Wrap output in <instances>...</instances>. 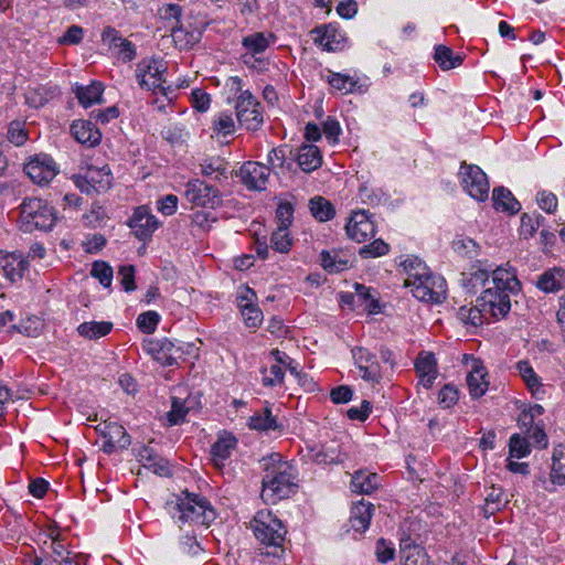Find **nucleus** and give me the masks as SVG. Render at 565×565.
I'll return each mask as SVG.
<instances>
[{"label":"nucleus","mask_w":565,"mask_h":565,"mask_svg":"<svg viewBox=\"0 0 565 565\" xmlns=\"http://www.w3.org/2000/svg\"><path fill=\"white\" fill-rule=\"evenodd\" d=\"M276 41V35L273 32H254L245 35L242 39V46L245 53L242 54L244 64L249 67H255V63L260 61L256 55L263 54Z\"/></svg>","instance_id":"obj_12"},{"label":"nucleus","mask_w":565,"mask_h":565,"mask_svg":"<svg viewBox=\"0 0 565 565\" xmlns=\"http://www.w3.org/2000/svg\"><path fill=\"white\" fill-rule=\"evenodd\" d=\"M237 439L231 433L224 431L211 448L212 460L217 468L224 466L232 452L236 449Z\"/></svg>","instance_id":"obj_26"},{"label":"nucleus","mask_w":565,"mask_h":565,"mask_svg":"<svg viewBox=\"0 0 565 565\" xmlns=\"http://www.w3.org/2000/svg\"><path fill=\"white\" fill-rule=\"evenodd\" d=\"M250 526L262 545L284 552L287 529L273 511L267 509L258 511L250 521Z\"/></svg>","instance_id":"obj_4"},{"label":"nucleus","mask_w":565,"mask_h":565,"mask_svg":"<svg viewBox=\"0 0 565 565\" xmlns=\"http://www.w3.org/2000/svg\"><path fill=\"white\" fill-rule=\"evenodd\" d=\"M459 175L465 191L471 198L480 202L488 199L490 184L487 174L478 166L462 162Z\"/></svg>","instance_id":"obj_8"},{"label":"nucleus","mask_w":565,"mask_h":565,"mask_svg":"<svg viewBox=\"0 0 565 565\" xmlns=\"http://www.w3.org/2000/svg\"><path fill=\"white\" fill-rule=\"evenodd\" d=\"M113 329V323L107 321H89L78 326V333L86 339H99L107 335Z\"/></svg>","instance_id":"obj_40"},{"label":"nucleus","mask_w":565,"mask_h":565,"mask_svg":"<svg viewBox=\"0 0 565 565\" xmlns=\"http://www.w3.org/2000/svg\"><path fill=\"white\" fill-rule=\"evenodd\" d=\"M312 459L318 465H332L340 461V452L334 447H324L312 455Z\"/></svg>","instance_id":"obj_56"},{"label":"nucleus","mask_w":565,"mask_h":565,"mask_svg":"<svg viewBox=\"0 0 565 565\" xmlns=\"http://www.w3.org/2000/svg\"><path fill=\"white\" fill-rule=\"evenodd\" d=\"M414 367L419 380V384L425 388H430L438 376L437 360L431 352L422 351L415 362Z\"/></svg>","instance_id":"obj_23"},{"label":"nucleus","mask_w":565,"mask_h":565,"mask_svg":"<svg viewBox=\"0 0 565 565\" xmlns=\"http://www.w3.org/2000/svg\"><path fill=\"white\" fill-rule=\"evenodd\" d=\"M326 79L332 88L343 94L352 93L358 84L355 77L332 71H328Z\"/></svg>","instance_id":"obj_43"},{"label":"nucleus","mask_w":565,"mask_h":565,"mask_svg":"<svg viewBox=\"0 0 565 565\" xmlns=\"http://www.w3.org/2000/svg\"><path fill=\"white\" fill-rule=\"evenodd\" d=\"M374 505L371 502L361 500L351 509L350 525L355 532H365L369 529Z\"/></svg>","instance_id":"obj_28"},{"label":"nucleus","mask_w":565,"mask_h":565,"mask_svg":"<svg viewBox=\"0 0 565 565\" xmlns=\"http://www.w3.org/2000/svg\"><path fill=\"white\" fill-rule=\"evenodd\" d=\"M552 460V482L565 484V445H558L554 448Z\"/></svg>","instance_id":"obj_45"},{"label":"nucleus","mask_w":565,"mask_h":565,"mask_svg":"<svg viewBox=\"0 0 565 565\" xmlns=\"http://www.w3.org/2000/svg\"><path fill=\"white\" fill-rule=\"evenodd\" d=\"M406 277L404 279V286L407 288H412L422 278L431 274L429 268L426 266L424 262L418 259L417 257H409L402 263Z\"/></svg>","instance_id":"obj_32"},{"label":"nucleus","mask_w":565,"mask_h":565,"mask_svg":"<svg viewBox=\"0 0 565 565\" xmlns=\"http://www.w3.org/2000/svg\"><path fill=\"white\" fill-rule=\"evenodd\" d=\"M172 509V518L180 526H209L216 518L215 510L204 497L189 492L178 497Z\"/></svg>","instance_id":"obj_3"},{"label":"nucleus","mask_w":565,"mask_h":565,"mask_svg":"<svg viewBox=\"0 0 565 565\" xmlns=\"http://www.w3.org/2000/svg\"><path fill=\"white\" fill-rule=\"evenodd\" d=\"M96 430L104 438L103 450L107 454L126 449L130 445V436L122 425L114 422H104L96 427Z\"/></svg>","instance_id":"obj_15"},{"label":"nucleus","mask_w":565,"mask_h":565,"mask_svg":"<svg viewBox=\"0 0 565 565\" xmlns=\"http://www.w3.org/2000/svg\"><path fill=\"white\" fill-rule=\"evenodd\" d=\"M321 265L329 273H339L349 268L350 259L339 252L322 250L320 254Z\"/></svg>","instance_id":"obj_37"},{"label":"nucleus","mask_w":565,"mask_h":565,"mask_svg":"<svg viewBox=\"0 0 565 565\" xmlns=\"http://www.w3.org/2000/svg\"><path fill=\"white\" fill-rule=\"evenodd\" d=\"M526 435L527 440H532L533 445L539 448H546L547 446V436L543 430L542 426L539 424H527Z\"/></svg>","instance_id":"obj_59"},{"label":"nucleus","mask_w":565,"mask_h":565,"mask_svg":"<svg viewBox=\"0 0 565 565\" xmlns=\"http://www.w3.org/2000/svg\"><path fill=\"white\" fill-rule=\"evenodd\" d=\"M213 134L226 137L235 131V121L231 114L220 113L212 121Z\"/></svg>","instance_id":"obj_50"},{"label":"nucleus","mask_w":565,"mask_h":565,"mask_svg":"<svg viewBox=\"0 0 565 565\" xmlns=\"http://www.w3.org/2000/svg\"><path fill=\"white\" fill-rule=\"evenodd\" d=\"M202 175L218 181L226 178V162L220 157L204 159L200 163Z\"/></svg>","instance_id":"obj_38"},{"label":"nucleus","mask_w":565,"mask_h":565,"mask_svg":"<svg viewBox=\"0 0 565 565\" xmlns=\"http://www.w3.org/2000/svg\"><path fill=\"white\" fill-rule=\"evenodd\" d=\"M466 364L469 367L467 374V384L470 395L473 398H479L488 391L489 381L487 380L488 372L479 359L473 356H465Z\"/></svg>","instance_id":"obj_19"},{"label":"nucleus","mask_w":565,"mask_h":565,"mask_svg":"<svg viewBox=\"0 0 565 565\" xmlns=\"http://www.w3.org/2000/svg\"><path fill=\"white\" fill-rule=\"evenodd\" d=\"M167 72V64L160 58H142L136 68V77L141 88L168 96L170 86L166 87L163 75Z\"/></svg>","instance_id":"obj_6"},{"label":"nucleus","mask_w":565,"mask_h":565,"mask_svg":"<svg viewBox=\"0 0 565 565\" xmlns=\"http://www.w3.org/2000/svg\"><path fill=\"white\" fill-rule=\"evenodd\" d=\"M404 565H428L427 553L418 545L407 544L401 548Z\"/></svg>","instance_id":"obj_47"},{"label":"nucleus","mask_w":565,"mask_h":565,"mask_svg":"<svg viewBox=\"0 0 565 565\" xmlns=\"http://www.w3.org/2000/svg\"><path fill=\"white\" fill-rule=\"evenodd\" d=\"M171 36L177 47L188 50L200 41L201 32L198 30L188 31L182 25H179L172 29Z\"/></svg>","instance_id":"obj_41"},{"label":"nucleus","mask_w":565,"mask_h":565,"mask_svg":"<svg viewBox=\"0 0 565 565\" xmlns=\"http://www.w3.org/2000/svg\"><path fill=\"white\" fill-rule=\"evenodd\" d=\"M248 426L250 429L264 431L276 430L279 428L276 417L271 415L268 407H266L263 413H256L250 416Z\"/></svg>","instance_id":"obj_46"},{"label":"nucleus","mask_w":565,"mask_h":565,"mask_svg":"<svg viewBox=\"0 0 565 565\" xmlns=\"http://www.w3.org/2000/svg\"><path fill=\"white\" fill-rule=\"evenodd\" d=\"M56 222L54 209L39 198H26L20 205L19 226L24 232L51 230Z\"/></svg>","instance_id":"obj_5"},{"label":"nucleus","mask_w":565,"mask_h":565,"mask_svg":"<svg viewBox=\"0 0 565 565\" xmlns=\"http://www.w3.org/2000/svg\"><path fill=\"white\" fill-rule=\"evenodd\" d=\"M520 289L515 270L510 266H498L492 270L491 281L478 297L477 302L494 320L504 318L511 310V295Z\"/></svg>","instance_id":"obj_2"},{"label":"nucleus","mask_w":565,"mask_h":565,"mask_svg":"<svg viewBox=\"0 0 565 565\" xmlns=\"http://www.w3.org/2000/svg\"><path fill=\"white\" fill-rule=\"evenodd\" d=\"M76 186L84 193L105 192L111 185L110 169L107 166L88 167L85 175L74 177Z\"/></svg>","instance_id":"obj_11"},{"label":"nucleus","mask_w":565,"mask_h":565,"mask_svg":"<svg viewBox=\"0 0 565 565\" xmlns=\"http://www.w3.org/2000/svg\"><path fill=\"white\" fill-rule=\"evenodd\" d=\"M269 175L270 169L259 162L248 161L239 169L241 180L249 190H265Z\"/></svg>","instance_id":"obj_20"},{"label":"nucleus","mask_w":565,"mask_h":565,"mask_svg":"<svg viewBox=\"0 0 565 565\" xmlns=\"http://www.w3.org/2000/svg\"><path fill=\"white\" fill-rule=\"evenodd\" d=\"M322 131L329 143L335 145L339 141L342 129L340 122L335 118L328 116L322 121Z\"/></svg>","instance_id":"obj_58"},{"label":"nucleus","mask_w":565,"mask_h":565,"mask_svg":"<svg viewBox=\"0 0 565 565\" xmlns=\"http://www.w3.org/2000/svg\"><path fill=\"white\" fill-rule=\"evenodd\" d=\"M535 201L541 210L548 214H554L558 207L557 196L547 190H541L536 193Z\"/></svg>","instance_id":"obj_52"},{"label":"nucleus","mask_w":565,"mask_h":565,"mask_svg":"<svg viewBox=\"0 0 565 565\" xmlns=\"http://www.w3.org/2000/svg\"><path fill=\"white\" fill-rule=\"evenodd\" d=\"M376 559L380 563H387L395 557V548L392 543L387 542L385 539H380L376 542Z\"/></svg>","instance_id":"obj_60"},{"label":"nucleus","mask_w":565,"mask_h":565,"mask_svg":"<svg viewBox=\"0 0 565 565\" xmlns=\"http://www.w3.org/2000/svg\"><path fill=\"white\" fill-rule=\"evenodd\" d=\"M409 289L418 300L441 302L446 295V281L438 275L429 274Z\"/></svg>","instance_id":"obj_13"},{"label":"nucleus","mask_w":565,"mask_h":565,"mask_svg":"<svg viewBox=\"0 0 565 565\" xmlns=\"http://www.w3.org/2000/svg\"><path fill=\"white\" fill-rule=\"evenodd\" d=\"M434 60L443 71L458 67L463 61L461 55L455 54L454 51L446 45L436 46Z\"/></svg>","instance_id":"obj_36"},{"label":"nucleus","mask_w":565,"mask_h":565,"mask_svg":"<svg viewBox=\"0 0 565 565\" xmlns=\"http://www.w3.org/2000/svg\"><path fill=\"white\" fill-rule=\"evenodd\" d=\"M492 202L497 211L510 214H515L521 209V204L513 196L512 192L503 186L493 189Z\"/></svg>","instance_id":"obj_34"},{"label":"nucleus","mask_w":565,"mask_h":565,"mask_svg":"<svg viewBox=\"0 0 565 565\" xmlns=\"http://www.w3.org/2000/svg\"><path fill=\"white\" fill-rule=\"evenodd\" d=\"M264 470L260 497L265 503L275 504L289 498L297 490V473L294 466L274 452L262 459Z\"/></svg>","instance_id":"obj_1"},{"label":"nucleus","mask_w":565,"mask_h":565,"mask_svg":"<svg viewBox=\"0 0 565 565\" xmlns=\"http://www.w3.org/2000/svg\"><path fill=\"white\" fill-rule=\"evenodd\" d=\"M454 249L465 256H478L479 245L471 238H460L454 242Z\"/></svg>","instance_id":"obj_63"},{"label":"nucleus","mask_w":565,"mask_h":565,"mask_svg":"<svg viewBox=\"0 0 565 565\" xmlns=\"http://www.w3.org/2000/svg\"><path fill=\"white\" fill-rule=\"evenodd\" d=\"M270 246L275 252L287 254L292 246V238L288 228L277 226L270 237Z\"/></svg>","instance_id":"obj_48"},{"label":"nucleus","mask_w":565,"mask_h":565,"mask_svg":"<svg viewBox=\"0 0 565 565\" xmlns=\"http://www.w3.org/2000/svg\"><path fill=\"white\" fill-rule=\"evenodd\" d=\"M72 136L82 145L94 147L102 140V132L90 120H76L71 126Z\"/></svg>","instance_id":"obj_25"},{"label":"nucleus","mask_w":565,"mask_h":565,"mask_svg":"<svg viewBox=\"0 0 565 565\" xmlns=\"http://www.w3.org/2000/svg\"><path fill=\"white\" fill-rule=\"evenodd\" d=\"M379 476L376 473L365 475L361 471L355 472L351 480L352 491L370 494L377 489Z\"/></svg>","instance_id":"obj_39"},{"label":"nucleus","mask_w":565,"mask_h":565,"mask_svg":"<svg viewBox=\"0 0 565 565\" xmlns=\"http://www.w3.org/2000/svg\"><path fill=\"white\" fill-rule=\"evenodd\" d=\"M507 502L501 487L491 486L484 498L483 513L487 518L499 511Z\"/></svg>","instance_id":"obj_44"},{"label":"nucleus","mask_w":565,"mask_h":565,"mask_svg":"<svg viewBox=\"0 0 565 565\" xmlns=\"http://www.w3.org/2000/svg\"><path fill=\"white\" fill-rule=\"evenodd\" d=\"M118 276L120 277V284L126 291H132L136 289L135 267L132 265L120 266L118 269Z\"/></svg>","instance_id":"obj_64"},{"label":"nucleus","mask_w":565,"mask_h":565,"mask_svg":"<svg viewBox=\"0 0 565 565\" xmlns=\"http://www.w3.org/2000/svg\"><path fill=\"white\" fill-rule=\"evenodd\" d=\"M459 399L458 390L452 385H445L438 394V403L444 407L448 408L455 405Z\"/></svg>","instance_id":"obj_61"},{"label":"nucleus","mask_w":565,"mask_h":565,"mask_svg":"<svg viewBox=\"0 0 565 565\" xmlns=\"http://www.w3.org/2000/svg\"><path fill=\"white\" fill-rule=\"evenodd\" d=\"M345 231L351 239L363 243L374 237L376 225L367 211L360 210L352 212L345 225Z\"/></svg>","instance_id":"obj_14"},{"label":"nucleus","mask_w":565,"mask_h":565,"mask_svg":"<svg viewBox=\"0 0 565 565\" xmlns=\"http://www.w3.org/2000/svg\"><path fill=\"white\" fill-rule=\"evenodd\" d=\"M516 366L520 375L526 383L532 394L536 395L539 392H542V384L540 382V379L534 372L533 367L530 365V363L527 361H520L518 362Z\"/></svg>","instance_id":"obj_49"},{"label":"nucleus","mask_w":565,"mask_h":565,"mask_svg":"<svg viewBox=\"0 0 565 565\" xmlns=\"http://www.w3.org/2000/svg\"><path fill=\"white\" fill-rule=\"evenodd\" d=\"M565 285V270L552 268L539 276L536 287L544 292H556Z\"/></svg>","instance_id":"obj_33"},{"label":"nucleus","mask_w":565,"mask_h":565,"mask_svg":"<svg viewBox=\"0 0 565 565\" xmlns=\"http://www.w3.org/2000/svg\"><path fill=\"white\" fill-rule=\"evenodd\" d=\"M103 92L104 86L100 82H93L86 86L76 84L73 87V93L78 103L85 108L94 104H100L103 102Z\"/></svg>","instance_id":"obj_31"},{"label":"nucleus","mask_w":565,"mask_h":565,"mask_svg":"<svg viewBox=\"0 0 565 565\" xmlns=\"http://www.w3.org/2000/svg\"><path fill=\"white\" fill-rule=\"evenodd\" d=\"M236 118L247 130H258L264 121L259 102L253 94L244 93L241 102L235 103Z\"/></svg>","instance_id":"obj_10"},{"label":"nucleus","mask_w":565,"mask_h":565,"mask_svg":"<svg viewBox=\"0 0 565 565\" xmlns=\"http://www.w3.org/2000/svg\"><path fill=\"white\" fill-rule=\"evenodd\" d=\"M309 210L312 216L319 222H327L334 217L333 204L323 196L317 195L309 200Z\"/></svg>","instance_id":"obj_35"},{"label":"nucleus","mask_w":565,"mask_h":565,"mask_svg":"<svg viewBox=\"0 0 565 565\" xmlns=\"http://www.w3.org/2000/svg\"><path fill=\"white\" fill-rule=\"evenodd\" d=\"M388 250V244L379 238L367 245L362 246L359 250V254L362 258H375L386 255Z\"/></svg>","instance_id":"obj_53"},{"label":"nucleus","mask_w":565,"mask_h":565,"mask_svg":"<svg viewBox=\"0 0 565 565\" xmlns=\"http://www.w3.org/2000/svg\"><path fill=\"white\" fill-rule=\"evenodd\" d=\"M296 160L300 169L306 172H312L322 164V154L315 145H301L296 152Z\"/></svg>","instance_id":"obj_27"},{"label":"nucleus","mask_w":565,"mask_h":565,"mask_svg":"<svg viewBox=\"0 0 565 565\" xmlns=\"http://www.w3.org/2000/svg\"><path fill=\"white\" fill-rule=\"evenodd\" d=\"M159 321L160 316L158 312L147 311L138 316L137 326L143 333L151 334L156 331Z\"/></svg>","instance_id":"obj_55"},{"label":"nucleus","mask_w":565,"mask_h":565,"mask_svg":"<svg viewBox=\"0 0 565 565\" xmlns=\"http://www.w3.org/2000/svg\"><path fill=\"white\" fill-rule=\"evenodd\" d=\"M24 172L34 183L44 185L56 177L58 167L51 156L39 153L24 164Z\"/></svg>","instance_id":"obj_9"},{"label":"nucleus","mask_w":565,"mask_h":565,"mask_svg":"<svg viewBox=\"0 0 565 565\" xmlns=\"http://www.w3.org/2000/svg\"><path fill=\"white\" fill-rule=\"evenodd\" d=\"M491 266L483 267L481 262H478V265L471 267L470 273L462 274V282L467 290L471 294H476L479 287H488L489 274H492Z\"/></svg>","instance_id":"obj_29"},{"label":"nucleus","mask_w":565,"mask_h":565,"mask_svg":"<svg viewBox=\"0 0 565 565\" xmlns=\"http://www.w3.org/2000/svg\"><path fill=\"white\" fill-rule=\"evenodd\" d=\"M189 413V408L184 405L180 398L173 397L171 409L167 414V418L170 425H179L185 420Z\"/></svg>","instance_id":"obj_54"},{"label":"nucleus","mask_w":565,"mask_h":565,"mask_svg":"<svg viewBox=\"0 0 565 565\" xmlns=\"http://www.w3.org/2000/svg\"><path fill=\"white\" fill-rule=\"evenodd\" d=\"M352 356L363 380L373 384L380 383L383 374L374 353L364 348H354L352 350Z\"/></svg>","instance_id":"obj_18"},{"label":"nucleus","mask_w":565,"mask_h":565,"mask_svg":"<svg viewBox=\"0 0 565 565\" xmlns=\"http://www.w3.org/2000/svg\"><path fill=\"white\" fill-rule=\"evenodd\" d=\"M481 309H483V307L479 306L478 302L475 307L463 306L459 309L458 317L462 322L477 327L483 322H489L492 319L488 312Z\"/></svg>","instance_id":"obj_42"},{"label":"nucleus","mask_w":565,"mask_h":565,"mask_svg":"<svg viewBox=\"0 0 565 565\" xmlns=\"http://www.w3.org/2000/svg\"><path fill=\"white\" fill-rule=\"evenodd\" d=\"M129 226L132 228L136 237L146 241L150 238L158 228L159 222L157 217L150 213L149 209L142 205L135 210L129 221Z\"/></svg>","instance_id":"obj_22"},{"label":"nucleus","mask_w":565,"mask_h":565,"mask_svg":"<svg viewBox=\"0 0 565 565\" xmlns=\"http://www.w3.org/2000/svg\"><path fill=\"white\" fill-rule=\"evenodd\" d=\"M28 266L21 253L0 250V275L10 282L21 280Z\"/></svg>","instance_id":"obj_21"},{"label":"nucleus","mask_w":565,"mask_h":565,"mask_svg":"<svg viewBox=\"0 0 565 565\" xmlns=\"http://www.w3.org/2000/svg\"><path fill=\"white\" fill-rule=\"evenodd\" d=\"M294 209L289 202L280 203L276 210L277 226L288 228L292 222Z\"/></svg>","instance_id":"obj_62"},{"label":"nucleus","mask_w":565,"mask_h":565,"mask_svg":"<svg viewBox=\"0 0 565 565\" xmlns=\"http://www.w3.org/2000/svg\"><path fill=\"white\" fill-rule=\"evenodd\" d=\"M185 200L194 206L217 209L223 203V195L218 188L200 179L189 180L184 189Z\"/></svg>","instance_id":"obj_7"},{"label":"nucleus","mask_w":565,"mask_h":565,"mask_svg":"<svg viewBox=\"0 0 565 565\" xmlns=\"http://www.w3.org/2000/svg\"><path fill=\"white\" fill-rule=\"evenodd\" d=\"M143 348L162 366L177 364L178 359L181 356L180 349L167 338L149 340L145 343Z\"/></svg>","instance_id":"obj_17"},{"label":"nucleus","mask_w":565,"mask_h":565,"mask_svg":"<svg viewBox=\"0 0 565 565\" xmlns=\"http://www.w3.org/2000/svg\"><path fill=\"white\" fill-rule=\"evenodd\" d=\"M139 461L146 469L159 476L170 475V466L168 461L161 458L153 448L143 446L138 452Z\"/></svg>","instance_id":"obj_30"},{"label":"nucleus","mask_w":565,"mask_h":565,"mask_svg":"<svg viewBox=\"0 0 565 565\" xmlns=\"http://www.w3.org/2000/svg\"><path fill=\"white\" fill-rule=\"evenodd\" d=\"M311 35L315 44L328 52L342 51L348 43L345 34L332 23L316 26Z\"/></svg>","instance_id":"obj_16"},{"label":"nucleus","mask_w":565,"mask_h":565,"mask_svg":"<svg viewBox=\"0 0 565 565\" xmlns=\"http://www.w3.org/2000/svg\"><path fill=\"white\" fill-rule=\"evenodd\" d=\"M104 287H109L113 279V268L105 262H95L90 271Z\"/></svg>","instance_id":"obj_57"},{"label":"nucleus","mask_w":565,"mask_h":565,"mask_svg":"<svg viewBox=\"0 0 565 565\" xmlns=\"http://www.w3.org/2000/svg\"><path fill=\"white\" fill-rule=\"evenodd\" d=\"M531 452L530 444L526 437L519 434H513L509 440V457L521 459L529 456Z\"/></svg>","instance_id":"obj_51"},{"label":"nucleus","mask_w":565,"mask_h":565,"mask_svg":"<svg viewBox=\"0 0 565 565\" xmlns=\"http://www.w3.org/2000/svg\"><path fill=\"white\" fill-rule=\"evenodd\" d=\"M275 363L269 369H263V384L265 386L280 385L284 382L285 369L289 370V364L292 365V360L279 350H273Z\"/></svg>","instance_id":"obj_24"}]
</instances>
